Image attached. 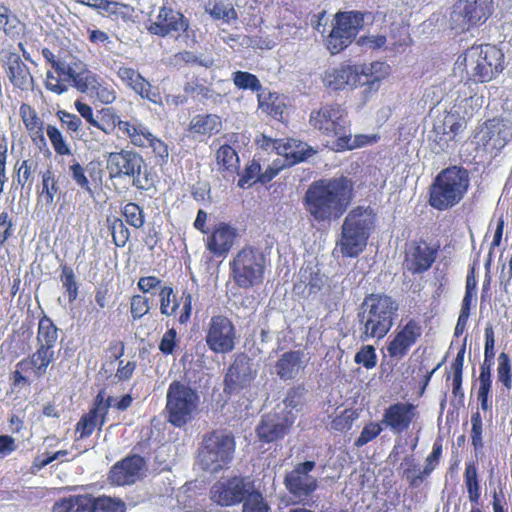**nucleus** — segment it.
I'll use <instances>...</instances> for the list:
<instances>
[{"label":"nucleus","mask_w":512,"mask_h":512,"mask_svg":"<svg viewBox=\"0 0 512 512\" xmlns=\"http://www.w3.org/2000/svg\"><path fill=\"white\" fill-rule=\"evenodd\" d=\"M353 198L354 182L341 175L312 182L305 192L303 204L312 220L330 223L345 214Z\"/></svg>","instance_id":"obj_1"},{"label":"nucleus","mask_w":512,"mask_h":512,"mask_svg":"<svg viewBox=\"0 0 512 512\" xmlns=\"http://www.w3.org/2000/svg\"><path fill=\"white\" fill-rule=\"evenodd\" d=\"M390 72V66L383 61L362 64L345 62L327 69L323 82L326 87L335 91L364 87L363 95L367 99L379 90L381 82Z\"/></svg>","instance_id":"obj_2"},{"label":"nucleus","mask_w":512,"mask_h":512,"mask_svg":"<svg viewBox=\"0 0 512 512\" xmlns=\"http://www.w3.org/2000/svg\"><path fill=\"white\" fill-rule=\"evenodd\" d=\"M398 309L397 301L388 294H367L357 313L360 340L384 339L394 325Z\"/></svg>","instance_id":"obj_3"},{"label":"nucleus","mask_w":512,"mask_h":512,"mask_svg":"<svg viewBox=\"0 0 512 512\" xmlns=\"http://www.w3.org/2000/svg\"><path fill=\"white\" fill-rule=\"evenodd\" d=\"M346 111L338 103L326 104L310 114V125L323 135L338 136L334 142L336 151L353 150L364 147L376 141V136L359 134L354 138L351 135H341L346 128Z\"/></svg>","instance_id":"obj_4"},{"label":"nucleus","mask_w":512,"mask_h":512,"mask_svg":"<svg viewBox=\"0 0 512 512\" xmlns=\"http://www.w3.org/2000/svg\"><path fill=\"white\" fill-rule=\"evenodd\" d=\"M470 173L461 165H451L442 169L429 187V205L445 211L463 201L470 188Z\"/></svg>","instance_id":"obj_5"},{"label":"nucleus","mask_w":512,"mask_h":512,"mask_svg":"<svg viewBox=\"0 0 512 512\" xmlns=\"http://www.w3.org/2000/svg\"><path fill=\"white\" fill-rule=\"evenodd\" d=\"M467 83L484 84L496 79L505 68L503 51L493 44L473 45L463 54Z\"/></svg>","instance_id":"obj_6"},{"label":"nucleus","mask_w":512,"mask_h":512,"mask_svg":"<svg viewBox=\"0 0 512 512\" xmlns=\"http://www.w3.org/2000/svg\"><path fill=\"white\" fill-rule=\"evenodd\" d=\"M235 451L236 440L233 433L226 429H214L203 435L197 460L204 471L218 473L229 467Z\"/></svg>","instance_id":"obj_7"},{"label":"nucleus","mask_w":512,"mask_h":512,"mask_svg":"<svg viewBox=\"0 0 512 512\" xmlns=\"http://www.w3.org/2000/svg\"><path fill=\"white\" fill-rule=\"evenodd\" d=\"M107 170L111 179L131 178L132 186L147 191L155 186V176L146 167L143 157L134 150L121 149L111 152L107 158Z\"/></svg>","instance_id":"obj_8"},{"label":"nucleus","mask_w":512,"mask_h":512,"mask_svg":"<svg viewBox=\"0 0 512 512\" xmlns=\"http://www.w3.org/2000/svg\"><path fill=\"white\" fill-rule=\"evenodd\" d=\"M267 259L257 247L246 245L230 260V278L244 290L261 285L265 278Z\"/></svg>","instance_id":"obj_9"},{"label":"nucleus","mask_w":512,"mask_h":512,"mask_svg":"<svg viewBox=\"0 0 512 512\" xmlns=\"http://www.w3.org/2000/svg\"><path fill=\"white\" fill-rule=\"evenodd\" d=\"M374 217L363 207L352 209L342 225L341 239L338 243L340 252L345 257L355 258L366 247Z\"/></svg>","instance_id":"obj_10"},{"label":"nucleus","mask_w":512,"mask_h":512,"mask_svg":"<svg viewBox=\"0 0 512 512\" xmlns=\"http://www.w3.org/2000/svg\"><path fill=\"white\" fill-rule=\"evenodd\" d=\"M199 406V395L190 386L180 382L170 383L166 395V419L176 428H182L194 419Z\"/></svg>","instance_id":"obj_11"},{"label":"nucleus","mask_w":512,"mask_h":512,"mask_svg":"<svg viewBox=\"0 0 512 512\" xmlns=\"http://www.w3.org/2000/svg\"><path fill=\"white\" fill-rule=\"evenodd\" d=\"M52 512H126V504L120 498L85 493L59 499Z\"/></svg>","instance_id":"obj_12"},{"label":"nucleus","mask_w":512,"mask_h":512,"mask_svg":"<svg viewBox=\"0 0 512 512\" xmlns=\"http://www.w3.org/2000/svg\"><path fill=\"white\" fill-rule=\"evenodd\" d=\"M365 14L360 11L338 12L329 35L325 39L328 51L335 55L345 50L364 25Z\"/></svg>","instance_id":"obj_13"},{"label":"nucleus","mask_w":512,"mask_h":512,"mask_svg":"<svg viewBox=\"0 0 512 512\" xmlns=\"http://www.w3.org/2000/svg\"><path fill=\"white\" fill-rule=\"evenodd\" d=\"M493 0H457L451 12L453 28L469 30L484 24L493 14Z\"/></svg>","instance_id":"obj_14"},{"label":"nucleus","mask_w":512,"mask_h":512,"mask_svg":"<svg viewBox=\"0 0 512 512\" xmlns=\"http://www.w3.org/2000/svg\"><path fill=\"white\" fill-rule=\"evenodd\" d=\"M438 249L422 238L407 241L403 250V271L411 275L429 271L438 257Z\"/></svg>","instance_id":"obj_15"},{"label":"nucleus","mask_w":512,"mask_h":512,"mask_svg":"<svg viewBox=\"0 0 512 512\" xmlns=\"http://www.w3.org/2000/svg\"><path fill=\"white\" fill-rule=\"evenodd\" d=\"M422 334L423 327L418 319L409 318L401 321L386 343L388 356L397 361L404 359L421 339Z\"/></svg>","instance_id":"obj_16"},{"label":"nucleus","mask_w":512,"mask_h":512,"mask_svg":"<svg viewBox=\"0 0 512 512\" xmlns=\"http://www.w3.org/2000/svg\"><path fill=\"white\" fill-rule=\"evenodd\" d=\"M237 340L236 327L225 315H214L210 318L205 342L216 354H227L235 349Z\"/></svg>","instance_id":"obj_17"},{"label":"nucleus","mask_w":512,"mask_h":512,"mask_svg":"<svg viewBox=\"0 0 512 512\" xmlns=\"http://www.w3.org/2000/svg\"><path fill=\"white\" fill-rule=\"evenodd\" d=\"M193 295L188 289L180 294L175 293L173 287L162 286L159 292L160 313L166 317H174L181 325L187 324L192 316Z\"/></svg>","instance_id":"obj_18"},{"label":"nucleus","mask_w":512,"mask_h":512,"mask_svg":"<svg viewBox=\"0 0 512 512\" xmlns=\"http://www.w3.org/2000/svg\"><path fill=\"white\" fill-rule=\"evenodd\" d=\"M97 83L96 75L89 70L77 72L67 65L61 73V76H55L54 73H46L45 88L57 95L66 92L70 85L78 91L86 93L95 88Z\"/></svg>","instance_id":"obj_19"},{"label":"nucleus","mask_w":512,"mask_h":512,"mask_svg":"<svg viewBox=\"0 0 512 512\" xmlns=\"http://www.w3.org/2000/svg\"><path fill=\"white\" fill-rule=\"evenodd\" d=\"M128 142L132 146L145 151L153 159L155 165L163 166L167 163L169 157L167 143L153 134L150 128L139 119L133 128Z\"/></svg>","instance_id":"obj_20"},{"label":"nucleus","mask_w":512,"mask_h":512,"mask_svg":"<svg viewBox=\"0 0 512 512\" xmlns=\"http://www.w3.org/2000/svg\"><path fill=\"white\" fill-rule=\"evenodd\" d=\"M315 467V461L307 460L296 464L291 471L285 474L284 485L291 495L305 500L317 490L318 480L310 475Z\"/></svg>","instance_id":"obj_21"},{"label":"nucleus","mask_w":512,"mask_h":512,"mask_svg":"<svg viewBox=\"0 0 512 512\" xmlns=\"http://www.w3.org/2000/svg\"><path fill=\"white\" fill-rule=\"evenodd\" d=\"M296 420L292 411L269 412L262 415L256 427V435L263 443H272L283 439Z\"/></svg>","instance_id":"obj_22"},{"label":"nucleus","mask_w":512,"mask_h":512,"mask_svg":"<svg viewBox=\"0 0 512 512\" xmlns=\"http://www.w3.org/2000/svg\"><path fill=\"white\" fill-rule=\"evenodd\" d=\"M253 483L244 477L233 476L224 481H217L210 490V498L221 506H233L241 503L252 488Z\"/></svg>","instance_id":"obj_23"},{"label":"nucleus","mask_w":512,"mask_h":512,"mask_svg":"<svg viewBox=\"0 0 512 512\" xmlns=\"http://www.w3.org/2000/svg\"><path fill=\"white\" fill-rule=\"evenodd\" d=\"M189 27V20L182 12L164 4L159 8L155 20L148 24L147 30L151 35L165 38L174 33H187Z\"/></svg>","instance_id":"obj_24"},{"label":"nucleus","mask_w":512,"mask_h":512,"mask_svg":"<svg viewBox=\"0 0 512 512\" xmlns=\"http://www.w3.org/2000/svg\"><path fill=\"white\" fill-rule=\"evenodd\" d=\"M112 397L105 398L104 391L98 392L93 400L92 407L89 411L81 416L76 424V439H84L90 437L96 428L101 430L106 421V417L111 406Z\"/></svg>","instance_id":"obj_25"},{"label":"nucleus","mask_w":512,"mask_h":512,"mask_svg":"<svg viewBox=\"0 0 512 512\" xmlns=\"http://www.w3.org/2000/svg\"><path fill=\"white\" fill-rule=\"evenodd\" d=\"M53 361L54 352H46L43 348H37L31 356L17 363V369L11 375L12 386L29 385L30 383L23 372L31 371L36 378H40L46 373L48 366Z\"/></svg>","instance_id":"obj_26"},{"label":"nucleus","mask_w":512,"mask_h":512,"mask_svg":"<svg viewBox=\"0 0 512 512\" xmlns=\"http://www.w3.org/2000/svg\"><path fill=\"white\" fill-rule=\"evenodd\" d=\"M255 376L250 358L243 353L237 355L224 376V392L229 395L240 392L250 385Z\"/></svg>","instance_id":"obj_27"},{"label":"nucleus","mask_w":512,"mask_h":512,"mask_svg":"<svg viewBox=\"0 0 512 512\" xmlns=\"http://www.w3.org/2000/svg\"><path fill=\"white\" fill-rule=\"evenodd\" d=\"M511 139L512 121L503 118L488 119L479 132V141L487 150H501Z\"/></svg>","instance_id":"obj_28"},{"label":"nucleus","mask_w":512,"mask_h":512,"mask_svg":"<svg viewBox=\"0 0 512 512\" xmlns=\"http://www.w3.org/2000/svg\"><path fill=\"white\" fill-rule=\"evenodd\" d=\"M418 416L417 406L411 402H396L384 409L381 423L396 434L409 429Z\"/></svg>","instance_id":"obj_29"},{"label":"nucleus","mask_w":512,"mask_h":512,"mask_svg":"<svg viewBox=\"0 0 512 512\" xmlns=\"http://www.w3.org/2000/svg\"><path fill=\"white\" fill-rule=\"evenodd\" d=\"M119 79L142 99L154 104L162 105L163 97L158 86L152 85L136 69L128 66H121L117 71Z\"/></svg>","instance_id":"obj_30"},{"label":"nucleus","mask_w":512,"mask_h":512,"mask_svg":"<svg viewBox=\"0 0 512 512\" xmlns=\"http://www.w3.org/2000/svg\"><path fill=\"white\" fill-rule=\"evenodd\" d=\"M237 236L236 228L220 222L207 234L205 247L212 256L225 258L234 246Z\"/></svg>","instance_id":"obj_31"},{"label":"nucleus","mask_w":512,"mask_h":512,"mask_svg":"<svg viewBox=\"0 0 512 512\" xmlns=\"http://www.w3.org/2000/svg\"><path fill=\"white\" fill-rule=\"evenodd\" d=\"M137 120V118L122 120L113 107H103L96 111L92 127L106 135L113 134L118 128L122 138L128 141Z\"/></svg>","instance_id":"obj_32"},{"label":"nucleus","mask_w":512,"mask_h":512,"mask_svg":"<svg viewBox=\"0 0 512 512\" xmlns=\"http://www.w3.org/2000/svg\"><path fill=\"white\" fill-rule=\"evenodd\" d=\"M3 67L14 88L21 91H28L33 88L34 78L29 67L18 53L12 51L5 53Z\"/></svg>","instance_id":"obj_33"},{"label":"nucleus","mask_w":512,"mask_h":512,"mask_svg":"<svg viewBox=\"0 0 512 512\" xmlns=\"http://www.w3.org/2000/svg\"><path fill=\"white\" fill-rule=\"evenodd\" d=\"M145 461L140 455H132L117 462L111 469L110 478L116 485H129L139 479Z\"/></svg>","instance_id":"obj_34"},{"label":"nucleus","mask_w":512,"mask_h":512,"mask_svg":"<svg viewBox=\"0 0 512 512\" xmlns=\"http://www.w3.org/2000/svg\"><path fill=\"white\" fill-rule=\"evenodd\" d=\"M304 352L302 350H289L281 354L275 362L277 376L283 380H293L305 368Z\"/></svg>","instance_id":"obj_35"},{"label":"nucleus","mask_w":512,"mask_h":512,"mask_svg":"<svg viewBox=\"0 0 512 512\" xmlns=\"http://www.w3.org/2000/svg\"><path fill=\"white\" fill-rule=\"evenodd\" d=\"M263 146L265 148L271 147L279 156H282L284 159L281 160V163L285 167H291L306 159L305 154L298 151L290 140L264 138Z\"/></svg>","instance_id":"obj_36"},{"label":"nucleus","mask_w":512,"mask_h":512,"mask_svg":"<svg viewBox=\"0 0 512 512\" xmlns=\"http://www.w3.org/2000/svg\"><path fill=\"white\" fill-rule=\"evenodd\" d=\"M494 364V360L485 358L480 366L479 374V387L477 390V400L480 403V407L483 411L492 409V379L491 369Z\"/></svg>","instance_id":"obj_37"},{"label":"nucleus","mask_w":512,"mask_h":512,"mask_svg":"<svg viewBox=\"0 0 512 512\" xmlns=\"http://www.w3.org/2000/svg\"><path fill=\"white\" fill-rule=\"evenodd\" d=\"M19 114L33 142L45 145L43 121L38 117L35 109L27 103H22Z\"/></svg>","instance_id":"obj_38"},{"label":"nucleus","mask_w":512,"mask_h":512,"mask_svg":"<svg viewBox=\"0 0 512 512\" xmlns=\"http://www.w3.org/2000/svg\"><path fill=\"white\" fill-rule=\"evenodd\" d=\"M300 276V282L294 284V291L302 294L304 298L316 295L322 290L324 279L319 270L301 269Z\"/></svg>","instance_id":"obj_39"},{"label":"nucleus","mask_w":512,"mask_h":512,"mask_svg":"<svg viewBox=\"0 0 512 512\" xmlns=\"http://www.w3.org/2000/svg\"><path fill=\"white\" fill-rule=\"evenodd\" d=\"M218 171L224 176H232L239 171L240 159L236 150L228 145H221L215 153Z\"/></svg>","instance_id":"obj_40"},{"label":"nucleus","mask_w":512,"mask_h":512,"mask_svg":"<svg viewBox=\"0 0 512 512\" xmlns=\"http://www.w3.org/2000/svg\"><path fill=\"white\" fill-rule=\"evenodd\" d=\"M36 339L38 348H43L46 352H54L53 348L58 339V328L47 315H43L39 319Z\"/></svg>","instance_id":"obj_41"},{"label":"nucleus","mask_w":512,"mask_h":512,"mask_svg":"<svg viewBox=\"0 0 512 512\" xmlns=\"http://www.w3.org/2000/svg\"><path fill=\"white\" fill-rule=\"evenodd\" d=\"M60 188L58 179L51 167L41 173V189L37 191L38 203L51 206Z\"/></svg>","instance_id":"obj_42"},{"label":"nucleus","mask_w":512,"mask_h":512,"mask_svg":"<svg viewBox=\"0 0 512 512\" xmlns=\"http://www.w3.org/2000/svg\"><path fill=\"white\" fill-rule=\"evenodd\" d=\"M257 99L262 112L275 119L282 118L286 106L278 93L263 89L257 94Z\"/></svg>","instance_id":"obj_43"},{"label":"nucleus","mask_w":512,"mask_h":512,"mask_svg":"<svg viewBox=\"0 0 512 512\" xmlns=\"http://www.w3.org/2000/svg\"><path fill=\"white\" fill-rule=\"evenodd\" d=\"M221 128V118L215 114H199L194 116L190 122V131L199 135L211 136L217 134Z\"/></svg>","instance_id":"obj_44"},{"label":"nucleus","mask_w":512,"mask_h":512,"mask_svg":"<svg viewBox=\"0 0 512 512\" xmlns=\"http://www.w3.org/2000/svg\"><path fill=\"white\" fill-rule=\"evenodd\" d=\"M464 483L471 503L479 504L481 499V486L478 476V467L475 461L467 462L464 471Z\"/></svg>","instance_id":"obj_45"},{"label":"nucleus","mask_w":512,"mask_h":512,"mask_svg":"<svg viewBox=\"0 0 512 512\" xmlns=\"http://www.w3.org/2000/svg\"><path fill=\"white\" fill-rule=\"evenodd\" d=\"M443 453V440L437 438L432 447L431 453L426 457L423 471L410 480L411 486H417L423 481L424 476H429L439 465Z\"/></svg>","instance_id":"obj_46"},{"label":"nucleus","mask_w":512,"mask_h":512,"mask_svg":"<svg viewBox=\"0 0 512 512\" xmlns=\"http://www.w3.org/2000/svg\"><path fill=\"white\" fill-rule=\"evenodd\" d=\"M205 10L214 20H222L227 24L238 19V13L234 6L220 0L209 1Z\"/></svg>","instance_id":"obj_47"},{"label":"nucleus","mask_w":512,"mask_h":512,"mask_svg":"<svg viewBox=\"0 0 512 512\" xmlns=\"http://www.w3.org/2000/svg\"><path fill=\"white\" fill-rule=\"evenodd\" d=\"M466 352V338L459 348L456 357L451 363L450 369L452 371V393L455 397H463L462 381H463V367L464 357Z\"/></svg>","instance_id":"obj_48"},{"label":"nucleus","mask_w":512,"mask_h":512,"mask_svg":"<svg viewBox=\"0 0 512 512\" xmlns=\"http://www.w3.org/2000/svg\"><path fill=\"white\" fill-rule=\"evenodd\" d=\"M0 30L12 39H19L26 33V25L10 9L0 18Z\"/></svg>","instance_id":"obj_49"},{"label":"nucleus","mask_w":512,"mask_h":512,"mask_svg":"<svg viewBox=\"0 0 512 512\" xmlns=\"http://www.w3.org/2000/svg\"><path fill=\"white\" fill-rule=\"evenodd\" d=\"M112 241L116 247L123 248L130 239V230L121 218L107 219Z\"/></svg>","instance_id":"obj_50"},{"label":"nucleus","mask_w":512,"mask_h":512,"mask_svg":"<svg viewBox=\"0 0 512 512\" xmlns=\"http://www.w3.org/2000/svg\"><path fill=\"white\" fill-rule=\"evenodd\" d=\"M61 274L60 280L62 282L63 288L68 295V300L70 303H73L78 298L79 287L76 282V277L73 269L67 264H61Z\"/></svg>","instance_id":"obj_51"},{"label":"nucleus","mask_w":512,"mask_h":512,"mask_svg":"<svg viewBox=\"0 0 512 512\" xmlns=\"http://www.w3.org/2000/svg\"><path fill=\"white\" fill-rule=\"evenodd\" d=\"M232 80L238 89L251 90L258 93L263 90L258 77L250 72L236 71L233 73Z\"/></svg>","instance_id":"obj_52"},{"label":"nucleus","mask_w":512,"mask_h":512,"mask_svg":"<svg viewBox=\"0 0 512 512\" xmlns=\"http://www.w3.org/2000/svg\"><path fill=\"white\" fill-rule=\"evenodd\" d=\"M121 214L128 225L135 229H140L145 223V214L138 204L129 202L121 208Z\"/></svg>","instance_id":"obj_53"},{"label":"nucleus","mask_w":512,"mask_h":512,"mask_svg":"<svg viewBox=\"0 0 512 512\" xmlns=\"http://www.w3.org/2000/svg\"><path fill=\"white\" fill-rule=\"evenodd\" d=\"M466 127V122L459 114H448L443 120V135L446 136V141L455 140L456 136L460 134Z\"/></svg>","instance_id":"obj_54"},{"label":"nucleus","mask_w":512,"mask_h":512,"mask_svg":"<svg viewBox=\"0 0 512 512\" xmlns=\"http://www.w3.org/2000/svg\"><path fill=\"white\" fill-rule=\"evenodd\" d=\"M260 174L261 165L257 160L253 159L245 166L243 171L239 173L238 187L245 189L259 183L258 178H260Z\"/></svg>","instance_id":"obj_55"},{"label":"nucleus","mask_w":512,"mask_h":512,"mask_svg":"<svg viewBox=\"0 0 512 512\" xmlns=\"http://www.w3.org/2000/svg\"><path fill=\"white\" fill-rule=\"evenodd\" d=\"M46 133L57 155L70 156L72 154L70 146L65 141L62 132L56 126L48 125L46 127Z\"/></svg>","instance_id":"obj_56"},{"label":"nucleus","mask_w":512,"mask_h":512,"mask_svg":"<svg viewBox=\"0 0 512 512\" xmlns=\"http://www.w3.org/2000/svg\"><path fill=\"white\" fill-rule=\"evenodd\" d=\"M242 512H268L269 506L264 501L262 494L254 488V485L242 501Z\"/></svg>","instance_id":"obj_57"},{"label":"nucleus","mask_w":512,"mask_h":512,"mask_svg":"<svg viewBox=\"0 0 512 512\" xmlns=\"http://www.w3.org/2000/svg\"><path fill=\"white\" fill-rule=\"evenodd\" d=\"M354 362L366 370L374 369L378 362L375 347L370 344L362 345L354 356Z\"/></svg>","instance_id":"obj_58"},{"label":"nucleus","mask_w":512,"mask_h":512,"mask_svg":"<svg viewBox=\"0 0 512 512\" xmlns=\"http://www.w3.org/2000/svg\"><path fill=\"white\" fill-rule=\"evenodd\" d=\"M497 380L509 392L512 388L511 362L507 353L498 356Z\"/></svg>","instance_id":"obj_59"},{"label":"nucleus","mask_w":512,"mask_h":512,"mask_svg":"<svg viewBox=\"0 0 512 512\" xmlns=\"http://www.w3.org/2000/svg\"><path fill=\"white\" fill-rule=\"evenodd\" d=\"M382 431L383 428L381 422L378 423L371 421L363 427L360 435L355 440L354 445L357 448L363 447L364 445L376 439Z\"/></svg>","instance_id":"obj_60"},{"label":"nucleus","mask_w":512,"mask_h":512,"mask_svg":"<svg viewBox=\"0 0 512 512\" xmlns=\"http://www.w3.org/2000/svg\"><path fill=\"white\" fill-rule=\"evenodd\" d=\"M179 343L180 339L176 329L169 328L161 337L158 349L165 356L172 355L175 353Z\"/></svg>","instance_id":"obj_61"},{"label":"nucleus","mask_w":512,"mask_h":512,"mask_svg":"<svg viewBox=\"0 0 512 512\" xmlns=\"http://www.w3.org/2000/svg\"><path fill=\"white\" fill-rule=\"evenodd\" d=\"M69 171L77 186L89 195L93 196L94 191L91 188L85 167H83L79 162H74L69 166Z\"/></svg>","instance_id":"obj_62"},{"label":"nucleus","mask_w":512,"mask_h":512,"mask_svg":"<svg viewBox=\"0 0 512 512\" xmlns=\"http://www.w3.org/2000/svg\"><path fill=\"white\" fill-rule=\"evenodd\" d=\"M17 183L23 188L27 183L31 182L32 176L37 169V162L32 159L17 162L16 166Z\"/></svg>","instance_id":"obj_63"},{"label":"nucleus","mask_w":512,"mask_h":512,"mask_svg":"<svg viewBox=\"0 0 512 512\" xmlns=\"http://www.w3.org/2000/svg\"><path fill=\"white\" fill-rule=\"evenodd\" d=\"M150 310V300L148 297L136 294L130 298V313L134 321L141 319L148 314Z\"/></svg>","instance_id":"obj_64"}]
</instances>
